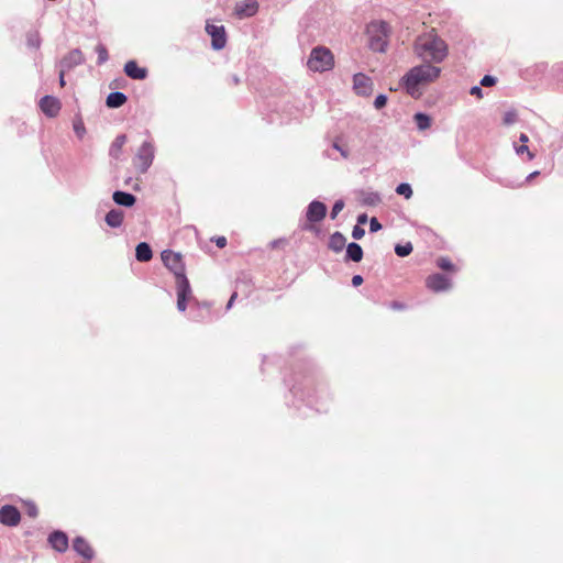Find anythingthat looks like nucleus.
Listing matches in <instances>:
<instances>
[{
	"label": "nucleus",
	"instance_id": "obj_28",
	"mask_svg": "<svg viewBox=\"0 0 563 563\" xmlns=\"http://www.w3.org/2000/svg\"><path fill=\"white\" fill-rule=\"evenodd\" d=\"M126 142V135L125 134H119L114 141L112 142L110 148H109V155L113 158H119L122 147Z\"/></svg>",
	"mask_w": 563,
	"mask_h": 563
},
{
	"label": "nucleus",
	"instance_id": "obj_46",
	"mask_svg": "<svg viewBox=\"0 0 563 563\" xmlns=\"http://www.w3.org/2000/svg\"><path fill=\"white\" fill-rule=\"evenodd\" d=\"M67 70H64L63 68H59V73H58V82L60 85V87H65L66 85V81H65V74H66Z\"/></svg>",
	"mask_w": 563,
	"mask_h": 563
},
{
	"label": "nucleus",
	"instance_id": "obj_15",
	"mask_svg": "<svg viewBox=\"0 0 563 563\" xmlns=\"http://www.w3.org/2000/svg\"><path fill=\"white\" fill-rule=\"evenodd\" d=\"M40 108L46 117L54 118L60 110V102L56 97L47 95L40 100Z\"/></svg>",
	"mask_w": 563,
	"mask_h": 563
},
{
	"label": "nucleus",
	"instance_id": "obj_55",
	"mask_svg": "<svg viewBox=\"0 0 563 563\" xmlns=\"http://www.w3.org/2000/svg\"><path fill=\"white\" fill-rule=\"evenodd\" d=\"M232 80H233L234 85H238L240 82V78L236 75L232 76Z\"/></svg>",
	"mask_w": 563,
	"mask_h": 563
},
{
	"label": "nucleus",
	"instance_id": "obj_38",
	"mask_svg": "<svg viewBox=\"0 0 563 563\" xmlns=\"http://www.w3.org/2000/svg\"><path fill=\"white\" fill-rule=\"evenodd\" d=\"M387 96L384 95V93H379L378 96H376L375 100H374V107L379 110L382 108H384L387 103Z\"/></svg>",
	"mask_w": 563,
	"mask_h": 563
},
{
	"label": "nucleus",
	"instance_id": "obj_12",
	"mask_svg": "<svg viewBox=\"0 0 563 563\" xmlns=\"http://www.w3.org/2000/svg\"><path fill=\"white\" fill-rule=\"evenodd\" d=\"M353 89L358 96H369L373 91V81L367 75L357 73L353 76Z\"/></svg>",
	"mask_w": 563,
	"mask_h": 563
},
{
	"label": "nucleus",
	"instance_id": "obj_54",
	"mask_svg": "<svg viewBox=\"0 0 563 563\" xmlns=\"http://www.w3.org/2000/svg\"><path fill=\"white\" fill-rule=\"evenodd\" d=\"M537 67L542 69V70H544V69H547L548 64L547 63H541V64L537 65Z\"/></svg>",
	"mask_w": 563,
	"mask_h": 563
},
{
	"label": "nucleus",
	"instance_id": "obj_51",
	"mask_svg": "<svg viewBox=\"0 0 563 563\" xmlns=\"http://www.w3.org/2000/svg\"><path fill=\"white\" fill-rule=\"evenodd\" d=\"M539 174H540V172H539V170H534V172L530 173V174L526 177V180H525V181H526V183L531 181V180H532L534 177H537Z\"/></svg>",
	"mask_w": 563,
	"mask_h": 563
},
{
	"label": "nucleus",
	"instance_id": "obj_20",
	"mask_svg": "<svg viewBox=\"0 0 563 563\" xmlns=\"http://www.w3.org/2000/svg\"><path fill=\"white\" fill-rule=\"evenodd\" d=\"M73 548L76 553L85 558L86 560H92L95 552L88 541L82 537H76L73 541Z\"/></svg>",
	"mask_w": 563,
	"mask_h": 563
},
{
	"label": "nucleus",
	"instance_id": "obj_45",
	"mask_svg": "<svg viewBox=\"0 0 563 563\" xmlns=\"http://www.w3.org/2000/svg\"><path fill=\"white\" fill-rule=\"evenodd\" d=\"M470 93L472 96H476L478 98H482L483 97V90L479 86H473L470 90Z\"/></svg>",
	"mask_w": 563,
	"mask_h": 563
},
{
	"label": "nucleus",
	"instance_id": "obj_8",
	"mask_svg": "<svg viewBox=\"0 0 563 563\" xmlns=\"http://www.w3.org/2000/svg\"><path fill=\"white\" fill-rule=\"evenodd\" d=\"M207 34L211 37V47L214 51H220L225 47L227 33L223 25H216L207 22L205 27Z\"/></svg>",
	"mask_w": 563,
	"mask_h": 563
},
{
	"label": "nucleus",
	"instance_id": "obj_49",
	"mask_svg": "<svg viewBox=\"0 0 563 563\" xmlns=\"http://www.w3.org/2000/svg\"><path fill=\"white\" fill-rule=\"evenodd\" d=\"M367 220H368L367 214L361 213L357 216V224L356 225L365 224L367 222Z\"/></svg>",
	"mask_w": 563,
	"mask_h": 563
},
{
	"label": "nucleus",
	"instance_id": "obj_47",
	"mask_svg": "<svg viewBox=\"0 0 563 563\" xmlns=\"http://www.w3.org/2000/svg\"><path fill=\"white\" fill-rule=\"evenodd\" d=\"M363 282H364V279H363V277L361 275H354L352 277V285L354 287L361 286L363 284Z\"/></svg>",
	"mask_w": 563,
	"mask_h": 563
},
{
	"label": "nucleus",
	"instance_id": "obj_13",
	"mask_svg": "<svg viewBox=\"0 0 563 563\" xmlns=\"http://www.w3.org/2000/svg\"><path fill=\"white\" fill-rule=\"evenodd\" d=\"M21 521L19 509L12 505H5L0 508V522L8 527H15Z\"/></svg>",
	"mask_w": 563,
	"mask_h": 563
},
{
	"label": "nucleus",
	"instance_id": "obj_14",
	"mask_svg": "<svg viewBox=\"0 0 563 563\" xmlns=\"http://www.w3.org/2000/svg\"><path fill=\"white\" fill-rule=\"evenodd\" d=\"M85 57L79 48L71 49L58 63V67L64 70H70L76 66L84 64Z\"/></svg>",
	"mask_w": 563,
	"mask_h": 563
},
{
	"label": "nucleus",
	"instance_id": "obj_40",
	"mask_svg": "<svg viewBox=\"0 0 563 563\" xmlns=\"http://www.w3.org/2000/svg\"><path fill=\"white\" fill-rule=\"evenodd\" d=\"M496 81H497L496 77H494L492 75H485L481 80V86L492 87L496 84Z\"/></svg>",
	"mask_w": 563,
	"mask_h": 563
},
{
	"label": "nucleus",
	"instance_id": "obj_4",
	"mask_svg": "<svg viewBox=\"0 0 563 563\" xmlns=\"http://www.w3.org/2000/svg\"><path fill=\"white\" fill-rule=\"evenodd\" d=\"M367 47L375 53H385L388 46L389 25L383 20L366 24Z\"/></svg>",
	"mask_w": 563,
	"mask_h": 563
},
{
	"label": "nucleus",
	"instance_id": "obj_32",
	"mask_svg": "<svg viewBox=\"0 0 563 563\" xmlns=\"http://www.w3.org/2000/svg\"><path fill=\"white\" fill-rule=\"evenodd\" d=\"M396 192L409 199L412 196V188L408 183H401L396 187Z\"/></svg>",
	"mask_w": 563,
	"mask_h": 563
},
{
	"label": "nucleus",
	"instance_id": "obj_25",
	"mask_svg": "<svg viewBox=\"0 0 563 563\" xmlns=\"http://www.w3.org/2000/svg\"><path fill=\"white\" fill-rule=\"evenodd\" d=\"M345 261L358 263L362 261L364 252L362 246L356 242H351L346 245Z\"/></svg>",
	"mask_w": 563,
	"mask_h": 563
},
{
	"label": "nucleus",
	"instance_id": "obj_16",
	"mask_svg": "<svg viewBox=\"0 0 563 563\" xmlns=\"http://www.w3.org/2000/svg\"><path fill=\"white\" fill-rule=\"evenodd\" d=\"M47 541L49 545L58 553H64L68 549V537L64 531H53L49 533Z\"/></svg>",
	"mask_w": 563,
	"mask_h": 563
},
{
	"label": "nucleus",
	"instance_id": "obj_52",
	"mask_svg": "<svg viewBox=\"0 0 563 563\" xmlns=\"http://www.w3.org/2000/svg\"><path fill=\"white\" fill-rule=\"evenodd\" d=\"M519 141H520L523 145H526V143L529 141V137H528V135H527V134L521 133V134H520V136H519Z\"/></svg>",
	"mask_w": 563,
	"mask_h": 563
},
{
	"label": "nucleus",
	"instance_id": "obj_43",
	"mask_svg": "<svg viewBox=\"0 0 563 563\" xmlns=\"http://www.w3.org/2000/svg\"><path fill=\"white\" fill-rule=\"evenodd\" d=\"M382 228L383 227H382L380 222L377 220V218L374 217L369 220V231L371 232H373V233L377 232V231L382 230Z\"/></svg>",
	"mask_w": 563,
	"mask_h": 563
},
{
	"label": "nucleus",
	"instance_id": "obj_17",
	"mask_svg": "<svg viewBox=\"0 0 563 563\" xmlns=\"http://www.w3.org/2000/svg\"><path fill=\"white\" fill-rule=\"evenodd\" d=\"M177 309L184 312L187 308V301L191 297V287L188 279H183L177 284Z\"/></svg>",
	"mask_w": 563,
	"mask_h": 563
},
{
	"label": "nucleus",
	"instance_id": "obj_41",
	"mask_svg": "<svg viewBox=\"0 0 563 563\" xmlns=\"http://www.w3.org/2000/svg\"><path fill=\"white\" fill-rule=\"evenodd\" d=\"M516 120H517V114H516V112H514V111H508V112H506V113H505V115H504V123H505L506 125H511V124H514V123L516 122Z\"/></svg>",
	"mask_w": 563,
	"mask_h": 563
},
{
	"label": "nucleus",
	"instance_id": "obj_18",
	"mask_svg": "<svg viewBox=\"0 0 563 563\" xmlns=\"http://www.w3.org/2000/svg\"><path fill=\"white\" fill-rule=\"evenodd\" d=\"M125 75L134 80H144L148 71L145 67H140L135 60H129L123 68Z\"/></svg>",
	"mask_w": 563,
	"mask_h": 563
},
{
	"label": "nucleus",
	"instance_id": "obj_39",
	"mask_svg": "<svg viewBox=\"0 0 563 563\" xmlns=\"http://www.w3.org/2000/svg\"><path fill=\"white\" fill-rule=\"evenodd\" d=\"M515 151L518 155L527 153L529 161L533 159L534 157V154L529 151V147L527 145L521 144L519 146H515Z\"/></svg>",
	"mask_w": 563,
	"mask_h": 563
},
{
	"label": "nucleus",
	"instance_id": "obj_5",
	"mask_svg": "<svg viewBox=\"0 0 563 563\" xmlns=\"http://www.w3.org/2000/svg\"><path fill=\"white\" fill-rule=\"evenodd\" d=\"M307 66L310 70L316 73L331 70L334 66V57L332 52L324 46H317L312 48L307 60Z\"/></svg>",
	"mask_w": 563,
	"mask_h": 563
},
{
	"label": "nucleus",
	"instance_id": "obj_21",
	"mask_svg": "<svg viewBox=\"0 0 563 563\" xmlns=\"http://www.w3.org/2000/svg\"><path fill=\"white\" fill-rule=\"evenodd\" d=\"M356 195L360 203L366 207H375L382 201L380 195L376 191L362 189Z\"/></svg>",
	"mask_w": 563,
	"mask_h": 563
},
{
	"label": "nucleus",
	"instance_id": "obj_1",
	"mask_svg": "<svg viewBox=\"0 0 563 563\" xmlns=\"http://www.w3.org/2000/svg\"><path fill=\"white\" fill-rule=\"evenodd\" d=\"M305 388H309L307 394L298 386H294L290 393L295 397H299L300 401L306 402L307 407L313 408L317 412L329 410L331 397L328 385L324 382L314 383L309 378L305 383Z\"/></svg>",
	"mask_w": 563,
	"mask_h": 563
},
{
	"label": "nucleus",
	"instance_id": "obj_29",
	"mask_svg": "<svg viewBox=\"0 0 563 563\" xmlns=\"http://www.w3.org/2000/svg\"><path fill=\"white\" fill-rule=\"evenodd\" d=\"M413 121L420 131H424L431 125V118L424 112H417L413 115Z\"/></svg>",
	"mask_w": 563,
	"mask_h": 563
},
{
	"label": "nucleus",
	"instance_id": "obj_35",
	"mask_svg": "<svg viewBox=\"0 0 563 563\" xmlns=\"http://www.w3.org/2000/svg\"><path fill=\"white\" fill-rule=\"evenodd\" d=\"M27 46L31 47V48H38L40 45H41V38H40V35L38 33L34 32V33H30L27 35Z\"/></svg>",
	"mask_w": 563,
	"mask_h": 563
},
{
	"label": "nucleus",
	"instance_id": "obj_19",
	"mask_svg": "<svg viewBox=\"0 0 563 563\" xmlns=\"http://www.w3.org/2000/svg\"><path fill=\"white\" fill-rule=\"evenodd\" d=\"M235 287L238 291L249 297L252 294L254 287L251 274L246 272L240 273V275L236 277Z\"/></svg>",
	"mask_w": 563,
	"mask_h": 563
},
{
	"label": "nucleus",
	"instance_id": "obj_10",
	"mask_svg": "<svg viewBox=\"0 0 563 563\" xmlns=\"http://www.w3.org/2000/svg\"><path fill=\"white\" fill-rule=\"evenodd\" d=\"M426 286L433 292H443L451 289L452 283L448 276L441 273H435L428 276L426 279Z\"/></svg>",
	"mask_w": 563,
	"mask_h": 563
},
{
	"label": "nucleus",
	"instance_id": "obj_3",
	"mask_svg": "<svg viewBox=\"0 0 563 563\" xmlns=\"http://www.w3.org/2000/svg\"><path fill=\"white\" fill-rule=\"evenodd\" d=\"M441 69L430 63H424L409 69L401 78V85L411 97H418L419 86L434 81L440 76Z\"/></svg>",
	"mask_w": 563,
	"mask_h": 563
},
{
	"label": "nucleus",
	"instance_id": "obj_22",
	"mask_svg": "<svg viewBox=\"0 0 563 563\" xmlns=\"http://www.w3.org/2000/svg\"><path fill=\"white\" fill-rule=\"evenodd\" d=\"M112 199L118 206L126 208L133 207L136 202V197L133 194L122 190H115L112 194Z\"/></svg>",
	"mask_w": 563,
	"mask_h": 563
},
{
	"label": "nucleus",
	"instance_id": "obj_44",
	"mask_svg": "<svg viewBox=\"0 0 563 563\" xmlns=\"http://www.w3.org/2000/svg\"><path fill=\"white\" fill-rule=\"evenodd\" d=\"M332 147L334 150H336L338 152H340L341 156L343 158H347L349 157V152L346 150H344L338 142H334Z\"/></svg>",
	"mask_w": 563,
	"mask_h": 563
},
{
	"label": "nucleus",
	"instance_id": "obj_33",
	"mask_svg": "<svg viewBox=\"0 0 563 563\" xmlns=\"http://www.w3.org/2000/svg\"><path fill=\"white\" fill-rule=\"evenodd\" d=\"M437 266L441 268L442 271H455L454 264L451 262L449 257H439L437 260Z\"/></svg>",
	"mask_w": 563,
	"mask_h": 563
},
{
	"label": "nucleus",
	"instance_id": "obj_23",
	"mask_svg": "<svg viewBox=\"0 0 563 563\" xmlns=\"http://www.w3.org/2000/svg\"><path fill=\"white\" fill-rule=\"evenodd\" d=\"M346 245V238L341 232L336 231L330 235L328 247L334 253L342 252Z\"/></svg>",
	"mask_w": 563,
	"mask_h": 563
},
{
	"label": "nucleus",
	"instance_id": "obj_37",
	"mask_svg": "<svg viewBox=\"0 0 563 563\" xmlns=\"http://www.w3.org/2000/svg\"><path fill=\"white\" fill-rule=\"evenodd\" d=\"M343 208L344 201L342 199L336 200L332 206L330 218L334 220L338 217V214L343 210Z\"/></svg>",
	"mask_w": 563,
	"mask_h": 563
},
{
	"label": "nucleus",
	"instance_id": "obj_56",
	"mask_svg": "<svg viewBox=\"0 0 563 563\" xmlns=\"http://www.w3.org/2000/svg\"><path fill=\"white\" fill-rule=\"evenodd\" d=\"M506 187H517V185L508 184V183H501ZM522 184H518V186H521Z\"/></svg>",
	"mask_w": 563,
	"mask_h": 563
},
{
	"label": "nucleus",
	"instance_id": "obj_9",
	"mask_svg": "<svg viewBox=\"0 0 563 563\" xmlns=\"http://www.w3.org/2000/svg\"><path fill=\"white\" fill-rule=\"evenodd\" d=\"M328 208L325 203L319 200H312L306 210V219L309 223L321 222L327 216Z\"/></svg>",
	"mask_w": 563,
	"mask_h": 563
},
{
	"label": "nucleus",
	"instance_id": "obj_11",
	"mask_svg": "<svg viewBox=\"0 0 563 563\" xmlns=\"http://www.w3.org/2000/svg\"><path fill=\"white\" fill-rule=\"evenodd\" d=\"M258 12V2L256 0H244L234 5V15L240 19L254 16Z\"/></svg>",
	"mask_w": 563,
	"mask_h": 563
},
{
	"label": "nucleus",
	"instance_id": "obj_27",
	"mask_svg": "<svg viewBox=\"0 0 563 563\" xmlns=\"http://www.w3.org/2000/svg\"><path fill=\"white\" fill-rule=\"evenodd\" d=\"M135 257L139 262H148L153 257L150 244L146 242H140L135 247Z\"/></svg>",
	"mask_w": 563,
	"mask_h": 563
},
{
	"label": "nucleus",
	"instance_id": "obj_48",
	"mask_svg": "<svg viewBox=\"0 0 563 563\" xmlns=\"http://www.w3.org/2000/svg\"><path fill=\"white\" fill-rule=\"evenodd\" d=\"M216 245L220 249H223L227 245V239L225 236H218L214 240Z\"/></svg>",
	"mask_w": 563,
	"mask_h": 563
},
{
	"label": "nucleus",
	"instance_id": "obj_36",
	"mask_svg": "<svg viewBox=\"0 0 563 563\" xmlns=\"http://www.w3.org/2000/svg\"><path fill=\"white\" fill-rule=\"evenodd\" d=\"M24 506H25V514L29 517H31V518L37 517V515H38L37 506L33 501H31V500L25 501Z\"/></svg>",
	"mask_w": 563,
	"mask_h": 563
},
{
	"label": "nucleus",
	"instance_id": "obj_6",
	"mask_svg": "<svg viewBox=\"0 0 563 563\" xmlns=\"http://www.w3.org/2000/svg\"><path fill=\"white\" fill-rule=\"evenodd\" d=\"M161 256L164 265L175 275L176 285L181 284L183 279H188L185 274V264L180 253L165 250L162 252Z\"/></svg>",
	"mask_w": 563,
	"mask_h": 563
},
{
	"label": "nucleus",
	"instance_id": "obj_58",
	"mask_svg": "<svg viewBox=\"0 0 563 563\" xmlns=\"http://www.w3.org/2000/svg\"><path fill=\"white\" fill-rule=\"evenodd\" d=\"M302 228H303L305 230H311V229H312V227H311V225H308V224L303 225Z\"/></svg>",
	"mask_w": 563,
	"mask_h": 563
},
{
	"label": "nucleus",
	"instance_id": "obj_31",
	"mask_svg": "<svg viewBox=\"0 0 563 563\" xmlns=\"http://www.w3.org/2000/svg\"><path fill=\"white\" fill-rule=\"evenodd\" d=\"M96 53L98 55V60H97L98 65H102L109 59L108 49L103 44L99 43L96 46Z\"/></svg>",
	"mask_w": 563,
	"mask_h": 563
},
{
	"label": "nucleus",
	"instance_id": "obj_26",
	"mask_svg": "<svg viewBox=\"0 0 563 563\" xmlns=\"http://www.w3.org/2000/svg\"><path fill=\"white\" fill-rule=\"evenodd\" d=\"M128 101V97L125 93L121 91H113L107 96L106 104L110 109H118L122 107Z\"/></svg>",
	"mask_w": 563,
	"mask_h": 563
},
{
	"label": "nucleus",
	"instance_id": "obj_42",
	"mask_svg": "<svg viewBox=\"0 0 563 563\" xmlns=\"http://www.w3.org/2000/svg\"><path fill=\"white\" fill-rule=\"evenodd\" d=\"M365 235V230L361 225H355L352 230V236L354 240H360Z\"/></svg>",
	"mask_w": 563,
	"mask_h": 563
},
{
	"label": "nucleus",
	"instance_id": "obj_53",
	"mask_svg": "<svg viewBox=\"0 0 563 563\" xmlns=\"http://www.w3.org/2000/svg\"><path fill=\"white\" fill-rule=\"evenodd\" d=\"M391 307H393V308H395V309H401V308H402V303L397 302V301H394V302L391 303Z\"/></svg>",
	"mask_w": 563,
	"mask_h": 563
},
{
	"label": "nucleus",
	"instance_id": "obj_24",
	"mask_svg": "<svg viewBox=\"0 0 563 563\" xmlns=\"http://www.w3.org/2000/svg\"><path fill=\"white\" fill-rule=\"evenodd\" d=\"M124 212L121 209L113 208L104 217L106 223L110 228H120L123 223Z\"/></svg>",
	"mask_w": 563,
	"mask_h": 563
},
{
	"label": "nucleus",
	"instance_id": "obj_7",
	"mask_svg": "<svg viewBox=\"0 0 563 563\" xmlns=\"http://www.w3.org/2000/svg\"><path fill=\"white\" fill-rule=\"evenodd\" d=\"M155 157V145L152 140L144 141L137 148L134 157V165L136 169L144 174L153 164Z\"/></svg>",
	"mask_w": 563,
	"mask_h": 563
},
{
	"label": "nucleus",
	"instance_id": "obj_2",
	"mask_svg": "<svg viewBox=\"0 0 563 563\" xmlns=\"http://www.w3.org/2000/svg\"><path fill=\"white\" fill-rule=\"evenodd\" d=\"M448 52L445 41L434 30L419 35L415 42V53L427 62L442 63Z\"/></svg>",
	"mask_w": 563,
	"mask_h": 563
},
{
	"label": "nucleus",
	"instance_id": "obj_30",
	"mask_svg": "<svg viewBox=\"0 0 563 563\" xmlns=\"http://www.w3.org/2000/svg\"><path fill=\"white\" fill-rule=\"evenodd\" d=\"M413 247L410 242H407L405 244H396L395 245V253L399 257H406L412 252Z\"/></svg>",
	"mask_w": 563,
	"mask_h": 563
},
{
	"label": "nucleus",
	"instance_id": "obj_34",
	"mask_svg": "<svg viewBox=\"0 0 563 563\" xmlns=\"http://www.w3.org/2000/svg\"><path fill=\"white\" fill-rule=\"evenodd\" d=\"M73 129H74V132L76 133V135L79 137V139H82L85 133H86V128H85V124L82 122V120L79 118V119H76L73 123Z\"/></svg>",
	"mask_w": 563,
	"mask_h": 563
},
{
	"label": "nucleus",
	"instance_id": "obj_50",
	"mask_svg": "<svg viewBox=\"0 0 563 563\" xmlns=\"http://www.w3.org/2000/svg\"><path fill=\"white\" fill-rule=\"evenodd\" d=\"M236 297H238V291H234V292L231 295V297H230V299H229V301H228V303H227V307H225V309H227V310H230V309L232 308L233 302H234V300L236 299Z\"/></svg>",
	"mask_w": 563,
	"mask_h": 563
},
{
	"label": "nucleus",
	"instance_id": "obj_57",
	"mask_svg": "<svg viewBox=\"0 0 563 563\" xmlns=\"http://www.w3.org/2000/svg\"><path fill=\"white\" fill-rule=\"evenodd\" d=\"M279 241L278 240H274L271 244H272V247H277Z\"/></svg>",
	"mask_w": 563,
	"mask_h": 563
}]
</instances>
